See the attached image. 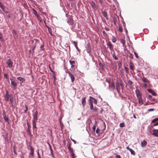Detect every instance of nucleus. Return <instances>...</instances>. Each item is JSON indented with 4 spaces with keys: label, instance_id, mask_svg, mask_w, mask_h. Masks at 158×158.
I'll return each mask as SVG.
<instances>
[{
    "label": "nucleus",
    "instance_id": "f257e3e1",
    "mask_svg": "<svg viewBox=\"0 0 158 158\" xmlns=\"http://www.w3.org/2000/svg\"><path fill=\"white\" fill-rule=\"evenodd\" d=\"M6 64L7 65V67L9 68H12L13 66V63L10 59H8L6 61Z\"/></svg>",
    "mask_w": 158,
    "mask_h": 158
},
{
    "label": "nucleus",
    "instance_id": "f03ea898",
    "mask_svg": "<svg viewBox=\"0 0 158 158\" xmlns=\"http://www.w3.org/2000/svg\"><path fill=\"white\" fill-rule=\"evenodd\" d=\"M67 73L71 79V82L72 83H73L75 79L74 75L69 71L67 72Z\"/></svg>",
    "mask_w": 158,
    "mask_h": 158
},
{
    "label": "nucleus",
    "instance_id": "7ed1b4c3",
    "mask_svg": "<svg viewBox=\"0 0 158 158\" xmlns=\"http://www.w3.org/2000/svg\"><path fill=\"white\" fill-rule=\"evenodd\" d=\"M109 85V89H110V91H114L115 88V84L114 82H112L111 85Z\"/></svg>",
    "mask_w": 158,
    "mask_h": 158
},
{
    "label": "nucleus",
    "instance_id": "20e7f679",
    "mask_svg": "<svg viewBox=\"0 0 158 158\" xmlns=\"http://www.w3.org/2000/svg\"><path fill=\"white\" fill-rule=\"evenodd\" d=\"M38 113L36 111L33 114V122H36L38 119L37 118Z\"/></svg>",
    "mask_w": 158,
    "mask_h": 158
},
{
    "label": "nucleus",
    "instance_id": "39448f33",
    "mask_svg": "<svg viewBox=\"0 0 158 158\" xmlns=\"http://www.w3.org/2000/svg\"><path fill=\"white\" fill-rule=\"evenodd\" d=\"M10 94L9 95L8 91H6V94L5 96V99L7 102L9 101V99L10 98Z\"/></svg>",
    "mask_w": 158,
    "mask_h": 158
},
{
    "label": "nucleus",
    "instance_id": "423d86ee",
    "mask_svg": "<svg viewBox=\"0 0 158 158\" xmlns=\"http://www.w3.org/2000/svg\"><path fill=\"white\" fill-rule=\"evenodd\" d=\"M135 93L137 98H142L141 94L139 90L136 89L135 90Z\"/></svg>",
    "mask_w": 158,
    "mask_h": 158
},
{
    "label": "nucleus",
    "instance_id": "0eeeda50",
    "mask_svg": "<svg viewBox=\"0 0 158 158\" xmlns=\"http://www.w3.org/2000/svg\"><path fill=\"white\" fill-rule=\"evenodd\" d=\"M153 135L156 137H158V129H154L152 130Z\"/></svg>",
    "mask_w": 158,
    "mask_h": 158
},
{
    "label": "nucleus",
    "instance_id": "6e6552de",
    "mask_svg": "<svg viewBox=\"0 0 158 158\" xmlns=\"http://www.w3.org/2000/svg\"><path fill=\"white\" fill-rule=\"evenodd\" d=\"M106 45L109 47L110 50L113 51V46L110 42L107 43Z\"/></svg>",
    "mask_w": 158,
    "mask_h": 158
},
{
    "label": "nucleus",
    "instance_id": "1a4fd4ad",
    "mask_svg": "<svg viewBox=\"0 0 158 158\" xmlns=\"http://www.w3.org/2000/svg\"><path fill=\"white\" fill-rule=\"evenodd\" d=\"M10 80L11 81V85L14 87H16L17 86V83L15 82V81L13 80L12 78H10Z\"/></svg>",
    "mask_w": 158,
    "mask_h": 158
},
{
    "label": "nucleus",
    "instance_id": "9d476101",
    "mask_svg": "<svg viewBox=\"0 0 158 158\" xmlns=\"http://www.w3.org/2000/svg\"><path fill=\"white\" fill-rule=\"evenodd\" d=\"M89 104L90 106V109L91 110H93L94 108V107L93 106V104L92 101H91L90 100V99H89Z\"/></svg>",
    "mask_w": 158,
    "mask_h": 158
},
{
    "label": "nucleus",
    "instance_id": "9b49d317",
    "mask_svg": "<svg viewBox=\"0 0 158 158\" xmlns=\"http://www.w3.org/2000/svg\"><path fill=\"white\" fill-rule=\"evenodd\" d=\"M86 98L85 97H83L82 98V106H84L86 104Z\"/></svg>",
    "mask_w": 158,
    "mask_h": 158
},
{
    "label": "nucleus",
    "instance_id": "f8f14e48",
    "mask_svg": "<svg viewBox=\"0 0 158 158\" xmlns=\"http://www.w3.org/2000/svg\"><path fill=\"white\" fill-rule=\"evenodd\" d=\"M147 144V142L145 140H143L141 142V146L142 147H144Z\"/></svg>",
    "mask_w": 158,
    "mask_h": 158
},
{
    "label": "nucleus",
    "instance_id": "ddd939ff",
    "mask_svg": "<svg viewBox=\"0 0 158 158\" xmlns=\"http://www.w3.org/2000/svg\"><path fill=\"white\" fill-rule=\"evenodd\" d=\"M116 87L117 92L118 93H119L120 92V85L118 83H116Z\"/></svg>",
    "mask_w": 158,
    "mask_h": 158
},
{
    "label": "nucleus",
    "instance_id": "4468645a",
    "mask_svg": "<svg viewBox=\"0 0 158 158\" xmlns=\"http://www.w3.org/2000/svg\"><path fill=\"white\" fill-rule=\"evenodd\" d=\"M17 79L20 81H21V83H22L25 81V79L21 77H17Z\"/></svg>",
    "mask_w": 158,
    "mask_h": 158
},
{
    "label": "nucleus",
    "instance_id": "2eb2a0df",
    "mask_svg": "<svg viewBox=\"0 0 158 158\" xmlns=\"http://www.w3.org/2000/svg\"><path fill=\"white\" fill-rule=\"evenodd\" d=\"M148 91L149 93H151L154 96H156L157 95V94L156 93L153 92L152 90L151 89H148Z\"/></svg>",
    "mask_w": 158,
    "mask_h": 158
},
{
    "label": "nucleus",
    "instance_id": "dca6fc26",
    "mask_svg": "<svg viewBox=\"0 0 158 158\" xmlns=\"http://www.w3.org/2000/svg\"><path fill=\"white\" fill-rule=\"evenodd\" d=\"M10 101L11 103H12L13 102L14 100V97L12 94H10Z\"/></svg>",
    "mask_w": 158,
    "mask_h": 158
},
{
    "label": "nucleus",
    "instance_id": "f3484780",
    "mask_svg": "<svg viewBox=\"0 0 158 158\" xmlns=\"http://www.w3.org/2000/svg\"><path fill=\"white\" fill-rule=\"evenodd\" d=\"M130 69L132 70H134V66L133 63L130 62L129 64Z\"/></svg>",
    "mask_w": 158,
    "mask_h": 158
},
{
    "label": "nucleus",
    "instance_id": "a211bd4d",
    "mask_svg": "<svg viewBox=\"0 0 158 158\" xmlns=\"http://www.w3.org/2000/svg\"><path fill=\"white\" fill-rule=\"evenodd\" d=\"M68 148L69 150L70 151V153L73 152V149L71 147V145L70 144H69L68 146Z\"/></svg>",
    "mask_w": 158,
    "mask_h": 158
},
{
    "label": "nucleus",
    "instance_id": "6ab92c4d",
    "mask_svg": "<svg viewBox=\"0 0 158 158\" xmlns=\"http://www.w3.org/2000/svg\"><path fill=\"white\" fill-rule=\"evenodd\" d=\"M46 27L48 28V31L49 32V33L52 36L53 35H52V30L51 28L48 26H46Z\"/></svg>",
    "mask_w": 158,
    "mask_h": 158
},
{
    "label": "nucleus",
    "instance_id": "aec40b11",
    "mask_svg": "<svg viewBox=\"0 0 158 158\" xmlns=\"http://www.w3.org/2000/svg\"><path fill=\"white\" fill-rule=\"evenodd\" d=\"M138 100L139 103L140 105H142L143 103V101L142 98H138Z\"/></svg>",
    "mask_w": 158,
    "mask_h": 158
},
{
    "label": "nucleus",
    "instance_id": "412c9836",
    "mask_svg": "<svg viewBox=\"0 0 158 158\" xmlns=\"http://www.w3.org/2000/svg\"><path fill=\"white\" fill-rule=\"evenodd\" d=\"M30 149H31V152L30 153V155L32 156H33L34 155V149L32 147H30Z\"/></svg>",
    "mask_w": 158,
    "mask_h": 158
},
{
    "label": "nucleus",
    "instance_id": "4be33fe9",
    "mask_svg": "<svg viewBox=\"0 0 158 158\" xmlns=\"http://www.w3.org/2000/svg\"><path fill=\"white\" fill-rule=\"evenodd\" d=\"M142 80L144 82L146 83L147 82H149V81L148 80L146 77H143L142 78Z\"/></svg>",
    "mask_w": 158,
    "mask_h": 158
},
{
    "label": "nucleus",
    "instance_id": "5701e85b",
    "mask_svg": "<svg viewBox=\"0 0 158 158\" xmlns=\"http://www.w3.org/2000/svg\"><path fill=\"white\" fill-rule=\"evenodd\" d=\"M114 53L112 54V56L113 58L115 60H118V58L116 56L115 54L114 53V51H113Z\"/></svg>",
    "mask_w": 158,
    "mask_h": 158
},
{
    "label": "nucleus",
    "instance_id": "b1692460",
    "mask_svg": "<svg viewBox=\"0 0 158 158\" xmlns=\"http://www.w3.org/2000/svg\"><path fill=\"white\" fill-rule=\"evenodd\" d=\"M102 14H103V16L106 19H107V13L105 11H103L102 12Z\"/></svg>",
    "mask_w": 158,
    "mask_h": 158
},
{
    "label": "nucleus",
    "instance_id": "393cba45",
    "mask_svg": "<svg viewBox=\"0 0 158 158\" xmlns=\"http://www.w3.org/2000/svg\"><path fill=\"white\" fill-rule=\"evenodd\" d=\"M27 131L28 133H30V128L31 127V125L28 124V123H27Z\"/></svg>",
    "mask_w": 158,
    "mask_h": 158
},
{
    "label": "nucleus",
    "instance_id": "a878e982",
    "mask_svg": "<svg viewBox=\"0 0 158 158\" xmlns=\"http://www.w3.org/2000/svg\"><path fill=\"white\" fill-rule=\"evenodd\" d=\"M93 112L96 113L97 114H98V109L96 107L92 110Z\"/></svg>",
    "mask_w": 158,
    "mask_h": 158
},
{
    "label": "nucleus",
    "instance_id": "bb28decb",
    "mask_svg": "<svg viewBox=\"0 0 158 158\" xmlns=\"http://www.w3.org/2000/svg\"><path fill=\"white\" fill-rule=\"evenodd\" d=\"M90 5L94 8H96L95 4L93 1H92L91 2Z\"/></svg>",
    "mask_w": 158,
    "mask_h": 158
},
{
    "label": "nucleus",
    "instance_id": "cd10ccee",
    "mask_svg": "<svg viewBox=\"0 0 158 158\" xmlns=\"http://www.w3.org/2000/svg\"><path fill=\"white\" fill-rule=\"evenodd\" d=\"M90 98H92V100L93 102H94V103L95 104H96L97 103V101L96 100V99L90 97Z\"/></svg>",
    "mask_w": 158,
    "mask_h": 158
},
{
    "label": "nucleus",
    "instance_id": "c85d7f7f",
    "mask_svg": "<svg viewBox=\"0 0 158 158\" xmlns=\"http://www.w3.org/2000/svg\"><path fill=\"white\" fill-rule=\"evenodd\" d=\"M13 151H14V153L16 155H17V153L16 151V147L15 145H14L13 147Z\"/></svg>",
    "mask_w": 158,
    "mask_h": 158
},
{
    "label": "nucleus",
    "instance_id": "c756f323",
    "mask_svg": "<svg viewBox=\"0 0 158 158\" xmlns=\"http://www.w3.org/2000/svg\"><path fill=\"white\" fill-rule=\"evenodd\" d=\"M110 78H106V82H108L109 83V85H110Z\"/></svg>",
    "mask_w": 158,
    "mask_h": 158
},
{
    "label": "nucleus",
    "instance_id": "7c9ffc66",
    "mask_svg": "<svg viewBox=\"0 0 158 158\" xmlns=\"http://www.w3.org/2000/svg\"><path fill=\"white\" fill-rule=\"evenodd\" d=\"M120 42L121 43L123 44V45L124 44H125V40L123 39H121L120 40Z\"/></svg>",
    "mask_w": 158,
    "mask_h": 158
},
{
    "label": "nucleus",
    "instance_id": "2f4dec72",
    "mask_svg": "<svg viewBox=\"0 0 158 158\" xmlns=\"http://www.w3.org/2000/svg\"><path fill=\"white\" fill-rule=\"evenodd\" d=\"M36 122H33L32 125L33 129H35L36 128Z\"/></svg>",
    "mask_w": 158,
    "mask_h": 158
},
{
    "label": "nucleus",
    "instance_id": "473e14b6",
    "mask_svg": "<svg viewBox=\"0 0 158 158\" xmlns=\"http://www.w3.org/2000/svg\"><path fill=\"white\" fill-rule=\"evenodd\" d=\"M73 43L74 44V46H75V47L76 48V49L77 50H78L79 49L78 48L77 46V43L76 42H75V41H73Z\"/></svg>",
    "mask_w": 158,
    "mask_h": 158
},
{
    "label": "nucleus",
    "instance_id": "72a5a7b5",
    "mask_svg": "<svg viewBox=\"0 0 158 158\" xmlns=\"http://www.w3.org/2000/svg\"><path fill=\"white\" fill-rule=\"evenodd\" d=\"M2 9L6 14H7L8 11L5 8V7H4L3 9V8Z\"/></svg>",
    "mask_w": 158,
    "mask_h": 158
},
{
    "label": "nucleus",
    "instance_id": "f704fd0d",
    "mask_svg": "<svg viewBox=\"0 0 158 158\" xmlns=\"http://www.w3.org/2000/svg\"><path fill=\"white\" fill-rule=\"evenodd\" d=\"M158 121V118H156L153 119L151 122V123H154Z\"/></svg>",
    "mask_w": 158,
    "mask_h": 158
},
{
    "label": "nucleus",
    "instance_id": "c9c22d12",
    "mask_svg": "<svg viewBox=\"0 0 158 158\" xmlns=\"http://www.w3.org/2000/svg\"><path fill=\"white\" fill-rule=\"evenodd\" d=\"M117 40L114 36H112V41L113 43H115L116 41Z\"/></svg>",
    "mask_w": 158,
    "mask_h": 158
},
{
    "label": "nucleus",
    "instance_id": "e433bc0d",
    "mask_svg": "<svg viewBox=\"0 0 158 158\" xmlns=\"http://www.w3.org/2000/svg\"><path fill=\"white\" fill-rule=\"evenodd\" d=\"M4 118L5 120V121L6 122H8L9 120L8 118L5 115L4 117Z\"/></svg>",
    "mask_w": 158,
    "mask_h": 158
},
{
    "label": "nucleus",
    "instance_id": "4c0bfd02",
    "mask_svg": "<svg viewBox=\"0 0 158 158\" xmlns=\"http://www.w3.org/2000/svg\"><path fill=\"white\" fill-rule=\"evenodd\" d=\"M2 34L0 32V41L2 42H3L4 40L2 39Z\"/></svg>",
    "mask_w": 158,
    "mask_h": 158
},
{
    "label": "nucleus",
    "instance_id": "58836bf2",
    "mask_svg": "<svg viewBox=\"0 0 158 158\" xmlns=\"http://www.w3.org/2000/svg\"><path fill=\"white\" fill-rule=\"evenodd\" d=\"M130 151L131 152V153L132 154H133V155H135V152L132 149H131V151Z\"/></svg>",
    "mask_w": 158,
    "mask_h": 158
},
{
    "label": "nucleus",
    "instance_id": "ea45409f",
    "mask_svg": "<svg viewBox=\"0 0 158 158\" xmlns=\"http://www.w3.org/2000/svg\"><path fill=\"white\" fill-rule=\"evenodd\" d=\"M118 30H119V31H120L121 32H122L123 31V30L122 27L121 26H119Z\"/></svg>",
    "mask_w": 158,
    "mask_h": 158
},
{
    "label": "nucleus",
    "instance_id": "a19ab883",
    "mask_svg": "<svg viewBox=\"0 0 158 158\" xmlns=\"http://www.w3.org/2000/svg\"><path fill=\"white\" fill-rule=\"evenodd\" d=\"M4 77H5L6 79H8L9 78L8 76V75L7 74H5L4 75Z\"/></svg>",
    "mask_w": 158,
    "mask_h": 158
},
{
    "label": "nucleus",
    "instance_id": "79ce46f5",
    "mask_svg": "<svg viewBox=\"0 0 158 158\" xmlns=\"http://www.w3.org/2000/svg\"><path fill=\"white\" fill-rule=\"evenodd\" d=\"M37 18L40 22H41L42 21V20L41 18V17L39 15H37Z\"/></svg>",
    "mask_w": 158,
    "mask_h": 158
},
{
    "label": "nucleus",
    "instance_id": "37998d69",
    "mask_svg": "<svg viewBox=\"0 0 158 158\" xmlns=\"http://www.w3.org/2000/svg\"><path fill=\"white\" fill-rule=\"evenodd\" d=\"M118 65L119 68H120L122 67V63L121 62H119L118 63Z\"/></svg>",
    "mask_w": 158,
    "mask_h": 158
},
{
    "label": "nucleus",
    "instance_id": "c03bdc74",
    "mask_svg": "<svg viewBox=\"0 0 158 158\" xmlns=\"http://www.w3.org/2000/svg\"><path fill=\"white\" fill-rule=\"evenodd\" d=\"M119 126L120 127H124V123H121L119 124Z\"/></svg>",
    "mask_w": 158,
    "mask_h": 158
},
{
    "label": "nucleus",
    "instance_id": "a18cd8bd",
    "mask_svg": "<svg viewBox=\"0 0 158 158\" xmlns=\"http://www.w3.org/2000/svg\"><path fill=\"white\" fill-rule=\"evenodd\" d=\"M0 7L2 9L3 8V9L4 7H5L1 2H0Z\"/></svg>",
    "mask_w": 158,
    "mask_h": 158
},
{
    "label": "nucleus",
    "instance_id": "49530a36",
    "mask_svg": "<svg viewBox=\"0 0 158 158\" xmlns=\"http://www.w3.org/2000/svg\"><path fill=\"white\" fill-rule=\"evenodd\" d=\"M33 11H34V15H35L36 16V17H37V15H39L37 14V11L35 10H33Z\"/></svg>",
    "mask_w": 158,
    "mask_h": 158
},
{
    "label": "nucleus",
    "instance_id": "de8ad7c7",
    "mask_svg": "<svg viewBox=\"0 0 158 158\" xmlns=\"http://www.w3.org/2000/svg\"><path fill=\"white\" fill-rule=\"evenodd\" d=\"M44 45H41L40 47V49L41 50H44Z\"/></svg>",
    "mask_w": 158,
    "mask_h": 158
},
{
    "label": "nucleus",
    "instance_id": "09e8293b",
    "mask_svg": "<svg viewBox=\"0 0 158 158\" xmlns=\"http://www.w3.org/2000/svg\"><path fill=\"white\" fill-rule=\"evenodd\" d=\"M69 62L71 65L74 64L75 63V62L74 61L70 60Z\"/></svg>",
    "mask_w": 158,
    "mask_h": 158
},
{
    "label": "nucleus",
    "instance_id": "8fccbe9b",
    "mask_svg": "<svg viewBox=\"0 0 158 158\" xmlns=\"http://www.w3.org/2000/svg\"><path fill=\"white\" fill-rule=\"evenodd\" d=\"M128 84L131 86L132 84V82L131 80H129L128 81Z\"/></svg>",
    "mask_w": 158,
    "mask_h": 158
},
{
    "label": "nucleus",
    "instance_id": "3c124183",
    "mask_svg": "<svg viewBox=\"0 0 158 158\" xmlns=\"http://www.w3.org/2000/svg\"><path fill=\"white\" fill-rule=\"evenodd\" d=\"M6 15L7 17V18H10V17H11L10 15V13L9 12H8V13H7V14H6Z\"/></svg>",
    "mask_w": 158,
    "mask_h": 158
},
{
    "label": "nucleus",
    "instance_id": "603ef678",
    "mask_svg": "<svg viewBox=\"0 0 158 158\" xmlns=\"http://www.w3.org/2000/svg\"><path fill=\"white\" fill-rule=\"evenodd\" d=\"M100 131V129L98 128H97L96 131V132L98 134L99 133Z\"/></svg>",
    "mask_w": 158,
    "mask_h": 158
},
{
    "label": "nucleus",
    "instance_id": "864d4df0",
    "mask_svg": "<svg viewBox=\"0 0 158 158\" xmlns=\"http://www.w3.org/2000/svg\"><path fill=\"white\" fill-rule=\"evenodd\" d=\"M25 107L26 108V109H25V110H24V112L25 113H26L27 112L28 110V108H27V106L26 105H25Z\"/></svg>",
    "mask_w": 158,
    "mask_h": 158
},
{
    "label": "nucleus",
    "instance_id": "5fc2aeb1",
    "mask_svg": "<svg viewBox=\"0 0 158 158\" xmlns=\"http://www.w3.org/2000/svg\"><path fill=\"white\" fill-rule=\"evenodd\" d=\"M71 155L72 156V158H74L75 154H74V152H71Z\"/></svg>",
    "mask_w": 158,
    "mask_h": 158
},
{
    "label": "nucleus",
    "instance_id": "6e6d98bb",
    "mask_svg": "<svg viewBox=\"0 0 158 158\" xmlns=\"http://www.w3.org/2000/svg\"><path fill=\"white\" fill-rule=\"evenodd\" d=\"M35 47H36V45H35L33 46V47H32V51H33V52H34V50L35 48Z\"/></svg>",
    "mask_w": 158,
    "mask_h": 158
},
{
    "label": "nucleus",
    "instance_id": "4d7b16f0",
    "mask_svg": "<svg viewBox=\"0 0 158 158\" xmlns=\"http://www.w3.org/2000/svg\"><path fill=\"white\" fill-rule=\"evenodd\" d=\"M126 72H128L129 71V69L128 68L126 67H125L124 68Z\"/></svg>",
    "mask_w": 158,
    "mask_h": 158
},
{
    "label": "nucleus",
    "instance_id": "13d9d810",
    "mask_svg": "<svg viewBox=\"0 0 158 158\" xmlns=\"http://www.w3.org/2000/svg\"><path fill=\"white\" fill-rule=\"evenodd\" d=\"M96 126L94 125V126H93V130L94 131H95V129H96Z\"/></svg>",
    "mask_w": 158,
    "mask_h": 158
},
{
    "label": "nucleus",
    "instance_id": "bf43d9fd",
    "mask_svg": "<svg viewBox=\"0 0 158 158\" xmlns=\"http://www.w3.org/2000/svg\"><path fill=\"white\" fill-rule=\"evenodd\" d=\"M154 110L153 109H152V108H151V109H148V111H153Z\"/></svg>",
    "mask_w": 158,
    "mask_h": 158
},
{
    "label": "nucleus",
    "instance_id": "052dcab7",
    "mask_svg": "<svg viewBox=\"0 0 158 158\" xmlns=\"http://www.w3.org/2000/svg\"><path fill=\"white\" fill-rule=\"evenodd\" d=\"M152 96L150 95H149L148 96V98L149 100H151V99L152 98Z\"/></svg>",
    "mask_w": 158,
    "mask_h": 158
},
{
    "label": "nucleus",
    "instance_id": "680f3d73",
    "mask_svg": "<svg viewBox=\"0 0 158 158\" xmlns=\"http://www.w3.org/2000/svg\"><path fill=\"white\" fill-rule=\"evenodd\" d=\"M134 53L136 57L137 58H138V56L137 54L136 53V52H134Z\"/></svg>",
    "mask_w": 158,
    "mask_h": 158
},
{
    "label": "nucleus",
    "instance_id": "e2e57ef3",
    "mask_svg": "<svg viewBox=\"0 0 158 158\" xmlns=\"http://www.w3.org/2000/svg\"><path fill=\"white\" fill-rule=\"evenodd\" d=\"M48 143V144L49 145V147H50V151H51V152H52V148H51V146L50 145V144H49V143Z\"/></svg>",
    "mask_w": 158,
    "mask_h": 158
},
{
    "label": "nucleus",
    "instance_id": "0e129e2a",
    "mask_svg": "<svg viewBox=\"0 0 158 158\" xmlns=\"http://www.w3.org/2000/svg\"><path fill=\"white\" fill-rule=\"evenodd\" d=\"M116 158H121L119 155H117L116 156Z\"/></svg>",
    "mask_w": 158,
    "mask_h": 158
},
{
    "label": "nucleus",
    "instance_id": "69168bd1",
    "mask_svg": "<svg viewBox=\"0 0 158 158\" xmlns=\"http://www.w3.org/2000/svg\"><path fill=\"white\" fill-rule=\"evenodd\" d=\"M158 125V122H157V123H155V124H154L153 125V127H155V126H157Z\"/></svg>",
    "mask_w": 158,
    "mask_h": 158
},
{
    "label": "nucleus",
    "instance_id": "338daca9",
    "mask_svg": "<svg viewBox=\"0 0 158 158\" xmlns=\"http://www.w3.org/2000/svg\"><path fill=\"white\" fill-rule=\"evenodd\" d=\"M105 30L106 31H109V29L108 28V27H105Z\"/></svg>",
    "mask_w": 158,
    "mask_h": 158
},
{
    "label": "nucleus",
    "instance_id": "774afa93",
    "mask_svg": "<svg viewBox=\"0 0 158 158\" xmlns=\"http://www.w3.org/2000/svg\"><path fill=\"white\" fill-rule=\"evenodd\" d=\"M127 149L129 151H130L131 150V149L129 148V147H127Z\"/></svg>",
    "mask_w": 158,
    "mask_h": 158
}]
</instances>
